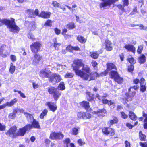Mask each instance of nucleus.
<instances>
[{
  "label": "nucleus",
  "mask_w": 147,
  "mask_h": 147,
  "mask_svg": "<svg viewBox=\"0 0 147 147\" xmlns=\"http://www.w3.org/2000/svg\"><path fill=\"white\" fill-rule=\"evenodd\" d=\"M102 102L104 104L107 103L109 105H113V106L112 107L113 108H114L115 106V103L111 100H110L109 101L107 99H102Z\"/></svg>",
  "instance_id": "nucleus-21"
},
{
  "label": "nucleus",
  "mask_w": 147,
  "mask_h": 147,
  "mask_svg": "<svg viewBox=\"0 0 147 147\" xmlns=\"http://www.w3.org/2000/svg\"><path fill=\"white\" fill-rule=\"evenodd\" d=\"M140 90L142 92H144L146 90L145 84L140 85Z\"/></svg>",
  "instance_id": "nucleus-54"
},
{
  "label": "nucleus",
  "mask_w": 147,
  "mask_h": 147,
  "mask_svg": "<svg viewBox=\"0 0 147 147\" xmlns=\"http://www.w3.org/2000/svg\"><path fill=\"white\" fill-rule=\"evenodd\" d=\"M123 48H125L128 51H131L134 53H135V48L132 45L125 44Z\"/></svg>",
  "instance_id": "nucleus-16"
},
{
  "label": "nucleus",
  "mask_w": 147,
  "mask_h": 147,
  "mask_svg": "<svg viewBox=\"0 0 147 147\" xmlns=\"http://www.w3.org/2000/svg\"><path fill=\"white\" fill-rule=\"evenodd\" d=\"M10 59L13 62H14L17 59L16 56L11 55L10 56Z\"/></svg>",
  "instance_id": "nucleus-50"
},
{
  "label": "nucleus",
  "mask_w": 147,
  "mask_h": 147,
  "mask_svg": "<svg viewBox=\"0 0 147 147\" xmlns=\"http://www.w3.org/2000/svg\"><path fill=\"white\" fill-rule=\"evenodd\" d=\"M50 15L51 13L49 12L42 11L38 16L39 17H41L44 18H50Z\"/></svg>",
  "instance_id": "nucleus-18"
},
{
  "label": "nucleus",
  "mask_w": 147,
  "mask_h": 147,
  "mask_svg": "<svg viewBox=\"0 0 147 147\" xmlns=\"http://www.w3.org/2000/svg\"><path fill=\"white\" fill-rule=\"evenodd\" d=\"M5 125H2L0 123V131H3L5 129Z\"/></svg>",
  "instance_id": "nucleus-63"
},
{
  "label": "nucleus",
  "mask_w": 147,
  "mask_h": 147,
  "mask_svg": "<svg viewBox=\"0 0 147 147\" xmlns=\"http://www.w3.org/2000/svg\"><path fill=\"white\" fill-rule=\"evenodd\" d=\"M28 38L32 40H34L35 39V37L33 34L31 33H30L28 35Z\"/></svg>",
  "instance_id": "nucleus-48"
},
{
  "label": "nucleus",
  "mask_w": 147,
  "mask_h": 147,
  "mask_svg": "<svg viewBox=\"0 0 147 147\" xmlns=\"http://www.w3.org/2000/svg\"><path fill=\"white\" fill-rule=\"evenodd\" d=\"M105 112V110L104 109H99L97 111H94L92 113L93 114H100V113H104Z\"/></svg>",
  "instance_id": "nucleus-38"
},
{
  "label": "nucleus",
  "mask_w": 147,
  "mask_h": 147,
  "mask_svg": "<svg viewBox=\"0 0 147 147\" xmlns=\"http://www.w3.org/2000/svg\"><path fill=\"white\" fill-rule=\"evenodd\" d=\"M48 91L49 94L53 95V98L56 101L58 99L61 94V92L59 91L56 88L53 87L48 88Z\"/></svg>",
  "instance_id": "nucleus-3"
},
{
  "label": "nucleus",
  "mask_w": 147,
  "mask_h": 147,
  "mask_svg": "<svg viewBox=\"0 0 147 147\" xmlns=\"http://www.w3.org/2000/svg\"><path fill=\"white\" fill-rule=\"evenodd\" d=\"M3 24L7 25V27L9 30L13 32H18L20 30V28L16 25L15 22V19L11 18L10 20L7 19H3L0 20V26Z\"/></svg>",
  "instance_id": "nucleus-2"
},
{
  "label": "nucleus",
  "mask_w": 147,
  "mask_h": 147,
  "mask_svg": "<svg viewBox=\"0 0 147 147\" xmlns=\"http://www.w3.org/2000/svg\"><path fill=\"white\" fill-rule=\"evenodd\" d=\"M105 49L108 51H111L113 49V46L111 42L108 40L105 41Z\"/></svg>",
  "instance_id": "nucleus-15"
},
{
  "label": "nucleus",
  "mask_w": 147,
  "mask_h": 147,
  "mask_svg": "<svg viewBox=\"0 0 147 147\" xmlns=\"http://www.w3.org/2000/svg\"><path fill=\"white\" fill-rule=\"evenodd\" d=\"M143 46L144 45L143 44L140 45L138 46L137 52L139 54H140L142 52L143 49Z\"/></svg>",
  "instance_id": "nucleus-40"
},
{
  "label": "nucleus",
  "mask_w": 147,
  "mask_h": 147,
  "mask_svg": "<svg viewBox=\"0 0 147 147\" xmlns=\"http://www.w3.org/2000/svg\"><path fill=\"white\" fill-rule=\"evenodd\" d=\"M57 134L56 139L62 138L64 137L63 135L61 133H56Z\"/></svg>",
  "instance_id": "nucleus-44"
},
{
  "label": "nucleus",
  "mask_w": 147,
  "mask_h": 147,
  "mask_svg": "<svg viewBox=\"0 0 147 147\" xmlns=\"http://www.w3.org/2000/svg\"><path fill=\"white\" fill-rule=\"evenodd\" d=\"M90 55L91 57L94 59H96L98 57L99 54L97 52H90Z\"/></svg>",
  "instance_id": "nucleus-31"
},
{
  "label": "nucleus",
  "mask_w": 147,
  "mask_h": 147,
  "mask_svg": "<svg viewBox=\"0 0 147 147\" xmlns=\"http://www.w3.org/2000/svg\"><path fill=\"white\" fill-rule=\"evenodd\" d=\"M74 65L73 66L74 70L76 74L80 76L84 80H95L97 77L103 74V73L100 74L95 72L92 74L90 73V68L87 66H84L81 60H78L74 61Z\"/></svg>",
  "instance_id": "nucleus-1"
},
{
  "label": "nucleus",
  "mask_w": 147,
  "mask_h": 147,
  "mask_svg": "<svg viewBox=\"0 0 147 147\" xmlns=\"http://www.w3.org/2000/svg\"><path fill=\"white\" fill-rule=\"evenodd\" d=\"M102 131L105 134L109 136H113L115 133V131L114 129L108 127L103 128L102 129Z\"/></svg>",
  "instance_id": "nucleus-9"
},
{
  "label": "nucleus",
  "mask_w": 147,
  "mask_h": 147,
  "mask_svg": "<svg viewBox=\"0 0 147 147\" xmlns=\"http://www.w3.org/2000/svg\"><path fill=\"white\" fill-rule=\"evenodd\" d=\"M110 75L111 78H113L114 79L117 76L119 75L117 72L112 71L111 72Z\"/></svg>",
  "instance_id": "nucleus-32"
},
{
  "label": "nucleus",
  "mask_w": 147,
  "mask_h": 147,
  "mask_svg": "<svg viewBox=\"0 0 147 147\" xmlns=\"http://www.w3.org/2000/svg\"><path fill=\"white\" fill-rule=\"evenodd\" d=\"M143 116L146 117L144 120V128L145 129H147V115L144 114Z\"/></svg>",
  "instance_id": "nucleus-42"
},
{
  "label": "nucleus",
  "mask_w": 147,
  "mask_h": 147,
  "mask_svg": "<svg viewBox=\"0 0 147 147\" xmlns=\"http://www.w3.org/2000/svg\"><path fill=\"white\" fill-rule=\"evenodd\" d=\"M56 133H52L50 134V138L53 139H56Z\"/></svg>",
  "instance_id": "nucleus-47"
},
{
  "label": "nucleus",
  "mask_w": 147,
  "mask_h": 147,
  "mask_svg": "<svg viewBox=\"0 0 147 147\" xmlns=\"http://www.w3.org/2000/svg\"><path fill=\"white\" fill-rule=\"evenodd\" d=\"M86 94L89 97V98H88V100L90 101L92 100V97L93 96V95L92 94H91L89 92H86Z\"/></svg>",
  "instance_id": "nucleus-51"
},
{
  "label": "nucleus",
  "mask_w": 147,
  "mask_h": 147,
  "mask_svg": "<svg viewBox=\"0 0 147 147\" xmlns=\"http://www.w3.org/2000/svg\"><path fill=\"white\" fill-rule=\"evenodd\" d=\"M25 115L28 121L30 122H32V125H30L32 127L37 128H39L40 126L39 124V123L37 121L36 119L34 118L33 116L28 113H25Z\"/></svg>",
  "instance_id": "nucleus-4"
},
{
  "label": "nucleus",
  "mask_w": 147,
  "mask_h": 147,
  "mask_svg": "<svg viewBox=\"0 0 147 147\" xmlns=\"http://www.w3.org/2000/svg\"><path fill=\"white\" fill-rule=\"evenodd\" d=\"M124 6H127L129 4L128 0H122Z\"/></svg>",
  "instance_id": "nucleus-57"
},
{
  "label": "nucleus",
  "mask_w": 147,
  "mask_h": 147,
  "mask_svg": "<svg viewBox=\"0 0 147 147\" xmlns=\"http://www.w3.org/2000/svg\"><path fill=\"white\" fill-rule=\"evenodd\" d=\"M78 143L80 146L83 145L85 144V142L81 139H80L78 140Z\"/></svg>",
  "instance_id": "nucleus-46"
},
{
  "label": "nucleus",
  "mask_w": 147,
  "mask_h": 147,
  "mask_svg": "<svg viewBox=\"0 0 147 147\" xmlns=\"http://www.w3.org/2000/svg\"><path fill=\"white\" fill-rule=\"evenodd\" d=\"M140 145L142 147H147V142L144 143L140 142Z\"/></svg>",
  "instance_id": "nucleus-60"
},
{
  "label": "nucleus",
  "mask_w": 147,
  "mask_h": 147,
  "mask_svg": "<svg viewBox=\"0 0 147 147\" xmlns=\"http://www.w3.org/2000/svg\"><path fill=\"white\" fill-rule=\"evenodd\" d=\"M26 13L28 16L31 18H34V11L33 10L28 9L26 11Z\"/></svg>",
  "instance_id": "nucleus-23"
},
{
  "label": "nucleus",
  "mask_w": 147,
  "mask_h": 147,
  "mask_svg": "<svg viewBox=\"0 0 147 147\" xmlns=\"http://www.w3.org/2000/svg\"><path fill=\"white\" fill-rule=\"evenodd\" d=\"M52 5L55 7H59L60 5V4L56 1H53L51 4Z\"/></svg>",
  "instance_id": "nucleus-45"
},
{
  "label": "nucleus",
  "mask_w": 147,
  "mask_h": 147,
  "mask_svg": "<svg viewBox=\"0 0 147 147\" xmlns=\"http://www.w3.org/2000/svg\"><path fill=\"white\" fill-rule=\"evenodd\" d=\"M80 105L86 109H88L89 107V104L88 102L85 101H83L80 103Z\"/></svg>",
  "instance_id": "nucleus-20"
},
{
  "label": "nucleus",
  "mask_w": 147,
  "mask_h": 147,
  "mask_svg": "<svg viewBox=\"0 0 147 147\" xmlns=\"http://www.w3.org/2000/svg\"><path fill=\"white\" fill-rule=\"evenodd\" d=\"M25 24L27 29L30 31H34L36 28V23L34 21H26Z\"/></svg>",
  "instance_id": "nucleus-11"
},
{
  "label": "nucleus",
  "mask_w": 147,
  "mask_h": 147,
  "mask_svg": "<svg viewBox=\"0 0 147 147\" xmlns=\"http://www.w3.org/2000/svg\"><path fill=\"white\" fill-rule=\"evenodd\" d=\"M17 127L13 126L10 128L8 131L6 132V134L10 137H15L17 136Z\"/></svg>",
  "instance_id": "nucleus-12"
},
{
  "label": "nucleus",
  "mask_w": 147,
  "mask_h": 147,
  "mask_svg": "<svg viewBox=\"0 0 147 147\" xmlns=\"http://www.w3.org/2000/svg\"><path fill=\"white\" fill-rule=\"evenodd\" d=\"M76 27L74 24L73 22L69 23L67 25V27L69 29H73Z\"/></svg>",
  "instance_id": "nucleus-33"
},
{
  "label": "nucleus",
  "mask_w": 147,
  "mask_h": 147,
  "mask_svg": "<svg viewBox=\"0 0 147 147\" xmlns=\"http://www.w3.org/2000/svg\"><path fill=\"white\" fill-rule=\"evenodd\" d=\"M77 117L79 118L86 119L91 118L92 115L91 114L87 112H80L78 113Z\"/></svg>",
  "instance_id": "nucleus-8"
},
{
  "label": "nucleus",
  "mask_w": 147,
  "mask_h": 147,
  "mask_svg": "<svg viewBox=\"0 0 147 147\" xmlns=\"http://www.w3.org/2000/svg\"><path fill=\"white\" fill-rule=\"evenodd\" d=\"M77 39L78 41L82 43H85L86 41V39L81 36H78L77 37Z\"/></svg>",
  "instance_id": "nucleus-27"
},
{
  "label": "nucleus",
  "mask_w": 147,
  "mask_h": 147,
  "mask_svg": "<svg viewBox=\"0 0 147 147\" xmlns=\"http://www.w3.org/2000/svg\"><path fill=\"white\" fill-rule=\"evenodd\" d=\"M16 70V67L12 63H11L10 64V67L9 69V72L11 74H13L14 72Z\"/></svg>",
  "instance_id": "nucleus-29"
},
{
  "label": "nucleus",
  "mask_w": 147,
  "mask_h": 147,
  "mask_svg": "<svg viewBox=\"0 0 147 147\" xmlns=\"http://www.w3.org/2000/svg\"><path fill=\"white\" fill-rule=\"evenodd\" d=\"M42 45V44L38 42L33 43L30 45L32 52L34 53H37L40 51Z\"/></svg>",
  "instance_id": "nucleus-7"
},
{
  "label": "nucleus",
  "mask_w": 147,
  "mask_h": 147,
  "mask_svg": "<svg viewBox=\"0 0 147 147\" xmlns=\"http://www.w3.org/2000/svg\"><path fill=\"white\" fill-rule=\"evenodd\" d=\"M61 80V76L56 74H53L50 78V81L53 83L59 82Z\"/></svg>",
  "instance_id": "nucleus-13"
},
{
  "label": "nucleus",
  "mask_w": 147,
  "mask_h": 147,
  "mask_svg": "<svg viewBox=\"0 0 147 147\" xmlns=\"http://www.w3.org/2000/svg\"><path fill=\"white\" fill-rule=\"evenodd\" d=\"M74 74L72 73H67L64 76L65 78H71L74 76Z\"/></svg>",
  "instance_id": "nucleus-43"
},
{
  "label": "nucleus",
  "mask_w": 147,
  "mask_h": 147,
  "mask_svg": "<svg viewBox=\"0 0 147 147\" xmlns=\"http://www.w3.org/2000/svg\"><path fill=\"white\" fill-rule=\"evenodd\" d=\"M58 88L60 90H63L65 88L63 82H61L58 86Z\"/></svg>",
  "instance_id": "nucleus-36"
},
{
  "label": "nucleus",
  "mask_w": 147,
  "mask_h": 147,
  "mask_svg": "<svg viewBox=\"0 0 147 147\" xmlns=\"http://www.w3.org/2000/svg\"><path fill=\"white\" fill-rule=\"evenodd\" d=\"M80 129V127H76L73 128L71 131L72 134L74 135H76L78 131V130Z\"/></svg>",
  "instance_id": "nucleus-26"
},
{
  "label": "nucleus",
  "mask_w": 147,
  "mask_h": 147,
  "mask_svg": "<svg viewBox=\"0 0 147 147\" xmlns=\"http://www.w3.org/2000/svg\"><path fill=\"white\" fill-rule=\"evenodd\" d=\"M73 47L70 45H69L67 47L66 49L67 50L71 52L73 50Z\"/></svg>",
  "instance_id": "nucleus-53"
},
{
  "label": "nucleus",
  "mask_w": 147,
  "mask_h": 147,
  "mask_svg": "<svg viewBox=\"0 0 147 147\" xmlns=\"http://www.w3.org/2000/svg\"><path fill=\"white\" fill-rule=\"evenodd\" d=\"M64 144L66 145V147H74V144L70 143V140L69 138H66L64 141Z\"/></svg>",
  "instance_id": "nucleus-19"
},
{
  "label": "nucleus",
  "mask_w": 147,
  "mask_h": 147,
  "mask_svg": "<svg viewBox=\"0 0 147 147\" xmlns=\"http://www.w3.org/2000/svg\"><path fill=\"white\" fill-rule=\"evenodd\" d=\"M32 85L33 86V87L34 89H36L39 86V85L38 84L34 82H32Z\"/></svg>",
  "instance_id": "nucleus-59"
},
{
  "label": "nucleus",
  "mask_w": 147,
  "mask_h": 147,
  "mask_svg": "<svg viewBox=\"0 0 147 147\" xmlns=\"http://www.w3.org/2000/svg\"><path fill=\"white\" fill-rule=\"evenodd\" d=\"M47 112L48 111L47 109H44L41 113L40 116V118L41 119H43L44 117V116L47 114Z\"/></svg>",
  "instance_id": "nucleus-37"
},
{
  "label": "nucleus",
  "mask_w": 147,
  "mask_h": 147,
  "mask_svg": "<svg viewBox=\"0 0 147 147\" xmlns=\"http://www.w3.org/2000/svg\"><path fill=\"white\" fill-rule=\"evenodd\" d=\"M32 128V126L30 125H28L22 128H20L17 133V136H24L28 129H30Z\"/></svg>",
  "instance_id": "nucleus-6"
},
{
  "label": "nucleus",
  "mask_w": 147,
  "mask_h": 147,
  "mask_svg": "<svg viewBox=\"0 0 147 147\" xmlns=\"http://www.w3.org/2000/svg\"><path fill=\"white\" fill-rule=\"evenodd\" d=\"M127 60L128 61L131 63V64H134L135 63V61L134 60V58L131 56V57L129 58H128L127 59Z\"/></svg>",
  "instance_id": "nucleus-49"
},
{
  "label": "nucleus",
  "mask_w": 147,
  "mask_h": 147,
  "mask_svg": "<svg viewBox=\"0 0 147 147\" xmlns=\"http://www.w3.org/2000/svg\"><path fill=\"white\" fill-rule=\"evenodd\" d=\"M121 114L122 117L123 119L126 118L128 117L127 115L123 112H121Z\"/></svg>",
  "instance_id": "nucleus-56"
},
{
  "label": "nucleus",
  "mask_w": 147,
  "mask_h": 147,
  "mask_svg": "<svg viewBox=\"0 0 147 147\" xmlns=\"http://www.w3.org/2000/svg\"><path fill=\"white\" fill-rule=\"evenodd\" d=\"M118 122V119L116 117H114L113 120L110 121L109 124L112 125L113 124L116 123Z\"/></svg>",
  "instance_id": "nucleus-41"
},
{
  "label": "nucleus",
  "mask_w": 147,
  "mask_h": 147,
  "mask_svg": "<svg viewBox=\"0 0 147 147\" xmlns=\"http://www.w3.org/2000/svg\"><path fill=\"white\" fill-rule=\"evenodd\" d=\"M129 115L130 118L132 120H135L137 119L136 116L132 111L129 112Z\"/></svg>",
  "instance_id": "nucleus-25"
},
{
  "label": "nucleus",
  "mask_w": 147,
  "mask_h": 147,
  "mask_svg": "<svg viewBox=\"0 0 147 147\" xmlns=\"http://www.w3.org/2000/svg\"><path fill=\"white\" fill-rule=\"evenodd\" d=\"M52 21L50 20H47L44 24L45 26L51 27L52 26Z\"/></svg>",
  "instance_id": "nucleus-39"
},
{
  "label": "nucleus",
  "mask_w": 147,
  "mask_h": 147,
  "mask_svg": "<svg viewBox=\"0 0 147 147\" xmlns=\"http://www.w3.org/2000/svg\"><path fill=\"white\" fill-rule=\"evenodd\" d=\"M134 69V66L133 65H130L128 67V69L129 72H131Z\"/></svg>",
  "instance_id": "nucleus-55"
},
{
  "label": "nucleus",
  "mask_w": 147,
  "mask_h": 147,
  "mask_svg": "<svg viewBox=\"0 0 147 147\" xmlns=\"http://www.w3.org/2000/svg\"><path fill=\"white\" fill-rule=\"evenodd\" d=\"M144 81L145 79L143 78H142L140 80V85L145 84V83L144 82Z\"/></svg>",
  "instance_id": "nucleus-64"
},
{
  "label": "nucleus",
  "mask_w": 147,
  "mask_h": 147,
  "mask_svg": "<svg viewBox=\"0 0 147 147\" xmlns=\"http://www.w3.org/2000/svg\"><path fill=\"white\" fill-rule=\"evenodd\" d=\"M139 138L141 140L144 141L145 140L146 136L143 134L142 132L140 131L139 133Z\"/></svg>",
  "instance_id": "nucleus-34"
},
{
  "label": "nucleus",
  "mask_w": 147,
  "mask_h": 147,
  "mask_svg": "<svg viewBox=\"0 0 147 147\" xmlns=\"http://www.w3.org/2000/svg\"><path fill=\"white\" fill-rule=\"evenodd\" d=\"M17 101L18 99L17 98H14V99L11 100L10 102H7V106H12L14 105V104L17 102Z\"/></svg>",
  "instance_id": "nucleus-30"
},
{
  "label": "nucleus",
  "mask_w": 147,
  "mask_h": 147,
  "mask_svg": "<svg viewBox=\"0 0 147 147\" xmlns=\"http://www.w3.org/2000/svg\"><path fill=\"white\" fill-rule=\"evenodd\" d=\"M50 69L49 68L47 67L45 69H42L40 72V76L42 77H49V74L51 73V72L49 70Z\"/></svg>",
  "instance_id": "nucleus-14"
},
{
  "label": "nucleus",
  "mask_w": 147,
  "mask_h": 147,
  "mask_svg": "<svg viewBox=\"0 0 147 147\" xmlns=\"http://www.w3.org/2000/svg\"><path fill=\"white\" fill-rule=\"evenodd\" d=\"M53 42L54 43L53 44V47L55 48V49H58V47L61 45V44L57 42L56 39L54 40Z\"/></svg>",
  "instance_id": "nucleus-35"
},
{
  "label": "nucleus",
  "mask_w": 147,
  "mask_h": 147,
  "mask_svg": "<svg viewBox=\"0 0 147 147\" xmlns=\"http://www.w3.org/2000/svg\"><path fill=\"white\" fill-rule=\"evenodd\" d=\"M107 70L108 71L113 69H116V67L113 63H109L107 64Z\"/></svg>",
  "instance_id": "nucleus-22"
},
{
  "label": "nucleus",
  "mask_w": 147,
  "mask_h": 147,
  "mask_svg": "<svg viewBox=\"0 0 147 147\" xmlns=\"http://www.w3.org/2000/svg\"><path fill=\"white\" fill-rule=\"evenodd\" d=\"M42 57L38 53H35L31 59L32 61V64L34 65H37L42 59Z\"/></svg>",
  "instance_id": "nucleus-10"
},
{
  "label": "nucleus",
  "mask_w": 147,
  "mask_h": 147,
  "mask_svg": "<svg viewBox=\"0 0 147 147\" xmlns=\"http://www.w3.org/2000/svg\"><path fill=\"white\" fill-rule=\"evenodd\" d=\"M91 64L93 67H96L98 64L96 61L93 60Z\"/></svg>",
  "instance_id": "nucleus-62"
},
{
  "label": "nucleus",
  "mask_w": 147,
  "mask_h": 147,
  "mask_svg": "<svg viewBox=\"0 0 147 147\" xmlns=\"http://www.w3.org/2000/svg\"><path fill=\"white\" fill-rule=\"evenodd\" d=\"M46 105L48 106L50 109L53 112H54L57 109L56 105L54 103L47 102L46 103Z\"/></svg>",
  "instance_id": "nucleus-17"
},
{
  "label": "nucleus",
  "mask_w": 147,
  "mask_h": 147,
  "mask_svg": "<svg viewBox=\"0 0 147 147\" xmlns=\"http://www.w3.org/2000/svg\"><path fill=\"white\" fill-rule=\"evenodd\" d=\"M115 81L119 84H121L123 82V78L119 75L114 79Z\"/></svg>",
  "instance_id": "nucleus-28"
},
{
  "label": "nucleus",
  "mask_w": 147,
  "mask_h": 147,
  "mask_svg": "<svg viewBox=\"0 0 147 147\" xmlns=\"http://www.w3.org/2000/svg\"><path fill=\"white\" fill-rule=\"evenodd\" d=\"M54 31L56 34L58 35L61 33V30L57 28H55L54 29Z\"/></svg>",
  "instance_id": "nucleus-52"
},
{
  "label": "nucleus",
  "mask_w": 147,
  "mask_h": 147,
  "mask_svg": "<svg viewBox=\"0 0 147 147\" xmlns=\"http://www.w3.org/2000/svg\"><path fill=\"white\" fill-rule=\"evenodd\" d=\"M146 61V57L144 55H141L138 59V61L141 63H144Z\"/></svg>",
  "instance_id": "nucleus-24"
},
{
  "label": "nucleus",
  "mask_w": 147,
  "mask_h": 147,
  "mask_svg": "<svg viewBox=\"0 0 147 147\" xmlns=\"http://www.w3.org/2000/svg\"><path fill=\"white\" fill-rule=\"evenodd\" d=\"M138 88L136 86L130 87L128 90L130 95H129L127 94H126V98L125 100L127 101H131L132 97L136 94V92L134 90H136Z\"/></svg>",
  "instance_id": "nucleus-5"
},
{
  "label": "nucleus",
  "mask_w": 147,
  "mask_h": 147,
  "mask_svg": "<svg viewBox=\"0 0 147 147\" xmlns=\"http://www.w3.org/2000/svg\"><path fill=\"white\" fill-rule=\"evenodd\" d=\"M15 114L14 113H11L9 115V117L11 119H13L15 118Z\"/></svg>",
  "instance_id": "nucleus-61"
},
{
  "label": "nucleus",
  "mask_w": 147,
  "mask_h": 147,
  "mask_svg": "<svg viewBox=\"0 0 147 147\" xmlns=\"http://www.w3.org/2000/svg\"><path fill=\"white\" fill-rule=\"evenodd\" d=\"M18 92L20 95V96L21 97L24 98H26V96L25 94L23 93H22L21 91H18Z\"/></svg>",
  "instance_id": "nucleus-58"
}]
</instances>
